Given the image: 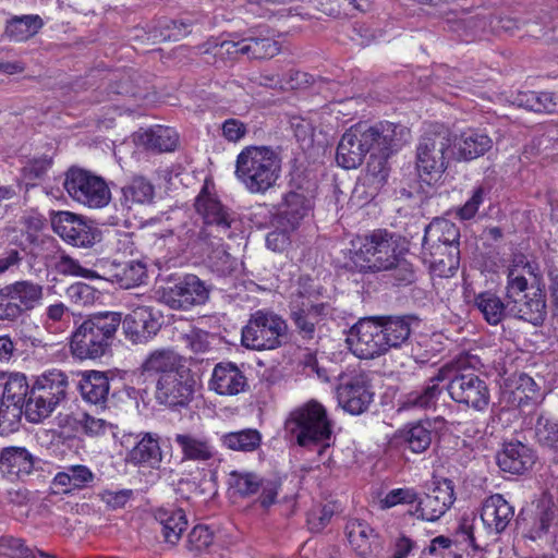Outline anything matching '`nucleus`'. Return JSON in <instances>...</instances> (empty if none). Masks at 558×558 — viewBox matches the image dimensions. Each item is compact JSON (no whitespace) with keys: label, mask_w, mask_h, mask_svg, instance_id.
<instances>
[{"label":"nucleus","mask_w":558,"mask_h":558,"mask_svg":"<svg viewBox=\"0 0 558 558\" xmlns=\"http://www.w3.org/2000/svg\"><path fill=\"white\" fill-rule=\"evenodd\" d=\"M409 140L410 130L402 124L385 121L369 125L360 122L342 135L336 159L340 167L354 169L363 162L367 153L384 149L388 154L392 149H401Z\"/></svg>","instance_id":"f257e3e1"},{"label":"nucleus","mask_w":558,"mask_h":558,"mask_svg":"<svg viewBox=\"0 0 558 558\" xmlns=\"http://www.w3.org/2000/svg\"><path fill=\"white\" fill-rule=\"evenodd\" d=\"M477 364L475 355H460L439 369L437 379L448 381L446 388L454 402L482 411L489 404L490 392L486 381L475 372Z\"/></svg>","instance_id":"f03ea898"},{"label":"nucleus","mask_w":558,"mask_h":558,"mask_svg":"<svg viewBox=\"0 0 558 558\" xmlns=\"http://www.w3.org/2000/svg\"><path fill=\"white\" fill-rule=\"evenodd\" d=\"M281 172V158L270 146H246L235 161V175L251 193H265Z\"/></svg>","instance_id":"7ed1b4c3"},{"label":"nucleus","mask_w":558,"mask_h":558,"mask_svg":"<svg viewBox=\"0 0 558 558\" xmlns=\"http://www.w3.org/2000/svg\"><path fill=\"white\" fill-rule=\"evenodd\" d=\"M120 324L121 314L117 312L98 313L85 319L72 333V354L80 360L104 356L110 350Z\"/></svg>","instance_id":"20e7f679"},{"label":"nucleus","mask_w":558,"mask_h":558,"mask_svg":"<svg viewBox=\"0 0 558 558\" xmlns=\"http://www.w3.org/2000/svg\"><path fill=\"white\" fill-rule=\"evenodd\" d=\"M451 159H457L454 136L444 125H430L416 145V168L425 181L437 180L447 170Z\"/></svg>","instance_id":"39448f33"},{"label":"nucleus","mask_w":558,"mask_h":558,"mask_svg":"<svg viewBox=\"0 0 558 558\" xmlns=\"http://www.w3.org/2000/svg\"><path fill=\"white\" fill-rule=\"evenodd\" d=\"M331 315V306L325 302H316L302 292L293 293L288 303V317L292 325V336L304 344H314L320 338L322 329Z\"/></svg>","instance_id":"423d86ee"},{"label":"nucleus","mask_w":558,"mask_h":558,"mask_svg":"<svg viewBox=\"0 0 558 558\" xmlns=\"http://www.w3.org/2000/svg\"><path fill=\"white\" fill-rule=\"evenodd\" d=\"M350 260L344 268L350 271H384L395 260L396 243L392 234L386 230H376L357 242H353Z\"/></svg>","instance_id":"0eeeda50"},{"label":"nucleus","mask_w":558,"mask_h":558,"mask_svg":"<svg viewBox=\"0 0 558 558\" xmlns=\"http://www.w3.org/2000/svg\"><path fill=\"white\" fill-rule=\"evenodd\" d=\"M286 426L295 435L296 442L301 447L310 449L318 447V454H322L329 447L331 424L325 408L316 401H310L294 411Z\"/></svg>","instance_id":"6e6552de"},{"label":"nucleus","mask_w":558,"mask_h":558,"mask_svg":"<svg viewBox=\"0 0 558 558\" xmlns=\"http://www.w3.org/2000/svg\"><path fill=\"white\" fill-rule=\"evenodd\" d=\"M289 335L288 323L279 314L258 310L242 329V343L252 350H272L287 342Z\"/></svg>","instance_id":"1a4fd4ad"},{"label":"nucleus","mask_w":558,"mask_h":558,"mask_svg":"<svg viewBox=\"0 0 558 558\" xmlns=\"http://www.w3.org/2000/svg\"><path fill=\"white\" fill-rule=\"evenodd\" d=\"M514 510L512 506L499 494L485 499L481 511V527H476L468 520H463L459 531L474 548H481L485 536L492 537L502 533L511 520Z\"/></svg>","instance_id":"9d476101"},{"label":"nucleus","mask_w":558,"mask_h":558,"mask_svg":"<svg viewBox=\"0 0 558 558\" xmlns=\"http://www.w3.org/2000/svg\"><path fill=\"white\" fill-rule=\"evenodd\" d=\"M527 290V279L519 268L508 269L507 298L510 300V317H514L534 326H539L546 318V301L543 291L537 288L532 293Z\"/></svg>","instance_id":"9b49d317"},{"label":"nucleus","mask_w":558,"mask_h":558,"mask_svg":"<svg viewBox=\"0 0 558 558\" xmlns=\"http://www.w3.org/2000/svg\"><path fill=\"white\" fill-rule=\"evenodd\" d=\"M194 207L204 225L198 234L202 241H223L232 236L236 214L225 206L216 195L210 194L206 186L195 198Z\"/></svg>","instance_id":"f8f14e48"},{"label":"nucleus","mask_w":558,"mask_h":558,"mask_svg":"<svg viewBox=\"0 0 558 558\" xmlns=\"http://www.w3.org/2000/svg\"><path fill=\"white\" fill-rule=\"evenodd\" d=\"M63 185L73 199L90 208H101L111 198L105 180L82 169H70Z\"/></svg>","instance_id":"ddd939ff"},{"label":"nucleus","mask_w":558,"mask_h":558,"mask_svg":"<svg viewBox=\"0 0 558 558\" xmlns=\"http://www.w3.org/2000/svg\"><path fill=\"white\" fill-rule=\"evenodd\" d=\"M195 378L186 366L173 374L156 379L155 399L157 403L170 409H181L189 405L195 392Z\"/></svg>","instance_id":"4468645a"},{"label":"nucleus","mask_w":558,"mask_h":558,"mask_svg":"<svg viewBox=\"0 0 558 558\" xmlns=\"http://www.w3.org/2000/svg\"><path fill=\"white\" fill-rule=\"evenodd\" d=\"M347 342L360 359H375L387 352L383 329L377 317L363 318L350 328Z\"/></svg>","instance_id":"2eb2a0df"},{"label":"nucleus","mask_w":558,"mask_h":558,"mask_svg":"<svg viewBox=\"0 0 558 558\" xmlns=\"http://www.w3.org/2000/svg\"><path fill=\"white\" fill-rule=\"evenodd\" d=\"M456 500L454 485L449 478L434 483V487L423 497L417 496L415 509L410 511L417 519L428 522L439 520Z\"/></svg>","instance_id":"dca6fc26"},{"label":"nucleus","mask_w":558,"mask_h":558,"mask_svg":"<svg viewBox=\"0 0 558 558\" xmlns=\"http://www.w3.org/2000/svg\"><path fill=\"white\" fill-rule=\"evenodd\" d=\"M50 223L52 230L73 246L89 247L95 244L99 236L96 228L70 211L51 213Z\"/></svg>","instance_id":"f3484780"},{"label":"nucleus","mask_w":558,"mask_h":558,"mask_svg":"<svg viewBox=\"0 0 558 558\" xmlns=\"http://www.w3.org/2000/svg\"><path fill=\"white\" fill-rule=\"evenodd\" d=\"M337 397L339 404L351 414L363 413L373 401V392L364 374H339Z\"/></svg>","instance_id":"a211bd4d"},{"label":"nucleus","mask_w":558,"mask_h":558,"mask_svg":"<svg viewBox=\"0 0 558 558\" xmlns=\"http://www.w3.org/2000/svg\"><path fill=\"white\" fill-rule=\"evenodd\" d=\"M209 295L204 282L195 275H187L163 292L162 299L173 310H187L204 304Z\"/></svg>","instance_id":"6ab92c4d"},{"label":"nucleus","mask_w":558,"mask_h":558,"mask_svg":"<svg viewBox=\"0 0 558 558\" xmlns=\"http://www.w3.org/2000/svg\"><path fill=\"white\" fill-rule=\"evenodd\" d=\"M173 441L180 449L182 461L208 463L218 457V448L211 437L203 433H177Z\"/></svg>","instance_id":"aec40b11"},{"label":"nucleus","mask_w":558,"mask_h":558,"mask_svg":"<svg viewBox=\"0 0 558 558\" xmlns=\"http://www.w3.org/2000/svg\"><path fill=\"white\" fill-rule=\"evenodd\" d=\"M460 244H423L422 258L430 271L438 277H450L460 264Z\"/></svg>","instance_id":"412c9836"},{"label":"nucleus","mask_w":558,"mask_h":558,"mask_svg":"<svg viewBox=\"0 0 558 558\" xmlns=\"http://www.w3.org/2000/svg\"><path fill=\"white\" fill-rule=\"evenodd\" d=\"M345 532L351 546L360 557L376 558L383 551V539L365 521H349Z\"/></svg>","instance_id":"4be33fe9"},{"label":"nucleus","mask_w":558,"mask_h":558,"mask_svg":"<svg viewBox=\"0 0 558 558\" xmlns=\"http://www.w3.org/2000/svg\"><path fill=\"white\" fill-rule=\"evenodd\" d=\"M210 388L221 396H235L247 387L243 372L233 363H218L209 381Z\"/></svg>","instance_id":"5701e85b"},{"label":"nucleus","mask_w":558,"mask_h":558,"mask_svg":"<svg viewBox=\"0 0 558 558\" xmlns=\"http://www.w3.org/2000/svg\"><path fill=\"white\" fill-rule=\"evenodd\" d=\"M534 451L521 441H511L504 445L497 454V463L504 472L522 474L535 463Z\"/></svg>","instance_id":"b1692460"},{"label":"nucleus","mask_w":558,"mask_h":558,"mask_svg":"<svg viewBox=\"0 0 558 558\" xmlns=\"http://www.w3.org/2000/svg\"><path fill=\"white\" fill-rule=\"evenodd\" d=\"M126 337L134 343L145 342L157 333L159 323L153 317L151 311L146 306H138L129 314L124 322Z\"/></svg>","instance_id":"393cba45"},{"label":"nucleus","mask_w":558,"mask_h":558,"mask_svg":"<svg viewBox=\"0 0 558 558\" xmlns=\"http://www.w3.org/2000/svg\"><path fill=\"white\" fill-rule=\"evenodd\" d=\"M311 209V201L302 193L291 191L286 194L275 221L288 230L295 231Z\"/></svg>","instance_id":"a878e982"},{"label":"nucleus","mask_w":558,"mask_h":558,"mask_svg":"<svg viewBox=\"0 0 558 558\" xmlns=\"http://www.w3.org/2000/svg\"><path fill=\"white\" fill-rule=\"evenodd\" d=\"M434 435L433 424L429 421H420L398 430L395 440L404 449L422 453L429 448Z\"/></svg>","instance_id":"bb28decb"},{"label":"nucleus","mask_w":558,"mask_h":558,"mask_svg":"<svg viewBox=\"0 0 558 558\" xmlns=\"http://www.w3.org/2000/svg\"><path fill=\"white\" fill-rule=\"evenodd\" d=\"M183 359L171 349H158L150 352L141 365L143 374L155 377V380L173 374L184 367Z\"/></svg>","instance_id":"cd10ccee"},{"label":"nucleus","mask_w":558,"mask_h":558,"mask_svg":"<svg viewBox=\"0 0 558 558\" xmlns=\"http://www.w3.org/2000/svg\"><path fill=\"white\" fill-rule=\"evenodd\" d=\"M38 462L25 447H5L0 452V469L19 478L29 476Z\"/></svg>","instance_id":"c85d7f7f"},{"label":"nucleus","mask_w":558,"mask_h":558,"mask_svg":"<svg viewBox=\"0 0 558 558\" xmlns=\"http://www.w3.org/2000/svg\"><path fill=\"white\" fill-rule=\"evenodd\" d=\"M493 146V140L480 130H466L454 137L457 160L471 161L483 156Z\"/></svg>","instance_id":"c756f323"},{"label":"nucleus","mask_w":558,"mask_h":558,"mask_svg":"<svg viewBox=\"0 0 558 558\" xmlns=\"http://www.w3.org/2000/svg\"><path fill=\"white\" fill-rule=\"evenodd\" d=\"M400 149H392L388 154L384 149H375L369 154L366 173L362 178V185L369 187L368 195L375 196L385 185L389 175L388 159Z\"/></svg>","instance_id":"7c9ffc66"},{"label":"nucleus","mask_w":558,"mask_h":558,"mask_svg":"<svg viewBox=\"0 0 558 558\" xmlns=\"http://www.w3.org/2000/svg\"><path fill=\"white\" fill-rule=\"evenodd\" d=\"M126 461L133 465L159 469L162 451L157 434L146 433L126 454Z\"/></svg>","instance_id":"2f4dec72"},{"label":"nucleus","mask_w":558,"mask_h":558,"mask_svg":"<svg viewBox=\"0 0 558 558\" xmlns=\"http://www.w3.org/2000/svg\"><path fill=\"white\" fill-rule=\"evenodd\" d=\"M155 519L161 525L163 541L175 546L187 529V519L183 509L159 508L155 511Z\"/></svg>","instance_id":"473e14b6"},{"label":"nucleus","mask_w":558,"mask_h":558,"mask_svg":"<svg viewBox=\"0 0 558 558\" xmlns=\"http://www.w3.org/2000/svg\"><path fill=\"white\" fill-rule=\"evenodd\" d=\"M7 295L15 302L20 310V316L26 311H32L41 301L44 287L31 280H20L4 287Z\"/></svg>","instance_id":"72a5a7b5"},{"label":"nucleus","mask_w":558,"mask_h":558,"mask_svg":"<svg viewBox=\"0 0 558 558\" xmlns=\"http://www.w3.org/2000/svg\"><path fill=\"white\" fill-rule=\"evenodd\" d=\"M377 318L380 322L387 351L391 348H400L408 341L412 331V322L415 320L412 316H383Z\"/></svg>","instance_id":"f704fd0d"},{"label":"nucleus","mask_w":558,"mask_h":558,"mask_svg":"<svg viewBox=\"0 0 558 558\" xmlns=\"http://www.w3.org/2000/svg\"><path fill=\"white\" fill-rule=\"evenodd\" d=\"M45 22L38 14L14 15L5 23L3 35L15 43H23L39 33Z\"/></svg>","instance_id":"c9c22d12"},{"label":"nucleus","mask_w":558,"mask_h":558,"mask_svg":"<svg viewBox=\"0 0 558 558\" xmlns=\"http://www.w3.org/2000/svg\"><path fill=\"white\" fill-rule=\"evenodd\" d=\"M77 388L86 402L97 405L104 404L107 401L110 383L105 373L90 371L82 375Z\"/></svg>","instance_id":"e433bc0d"},{"label":"nucleus","mask_w":558,"mask_h":558,"mask_svg":"<svg viewBox=\"0 0 558 558\" xmlns=\"http://www.w3.org/2000/svg\"><path fill=\"white\" fill-rule=\"evenodd\" d=\"M69 385L65 373L52 369L37 377L32 387L59 405L66 398Z\"/></svg>","instance_id":"4c0bfd02"},{"label":"nucleus","mask_w":558,"mask_h":558,"mask_svg":"<svg viewBox=\"0 0 558 558\" xmlns=\"http://www.w3.org/2000/svg\"><path fill=\"white\" fill-rule=\"evenodd\" d=\"M95 480V474L83 464L70 465L64 471L56 474L52 481L53 487L64 494L88 487Z\"/></svg>","instance_id":"58836bf2"},{"label":"nucleus","mask_w":558,"mask_h":558,"mask_svg":"<svg viewBox=\"0 0 558 558\" xmlns=\"http://www.w3.org/2000/svg\"><path fill=\"white\" fill-rule=\"evenodd\" d=\"M121 193L122 196L119 199V204L123 211L129 213L134 205L151 203L155 189L144 177H135L129 184L122 187Z\"/></svg>","instance_id":"ea45409f"},{"label":"nucleus","mask_w":558,"mask_h":558,"mask_svg":"<svg viewBox=\"0 0 558 558\" xmlns=\"http://www.w3.org/2000/svg\"><path fill=\"white\" fill-rule=\"evenodd\" d=\"M506 299L507 302L504 303L495 293L486 291L475 296L474 305L489 325L496 326L510 316L509 307L511 304L507 296Z\"/></svg>","instance_id":"a19ab883"},{"label":"nucleus","mask_w":558,"mask_h":558,"mask_svg":"<svg viewBox=\"0 0 558 558\" xmlns=\"http://www.w3.org/2000/svg\"><path fill=\"white\" fill-rule=\"evenodd\" d=\"M138 141L147 148L158 153L175 149L179 135L169 126L156 125L138 134Z\"/></svg>","instance_id":"79ce46f5"},{"label":"nucleus","mask_w":558,"mask_h":558,"mask_svg":"<svg viewBox=\"0 0 558 558\" xmlns=\"http://www.w3.org/2000/svg\"><path fill=\"white\" fill-rule=\"evenodd\" d=\"M423 244H460V230L447 219H434L425 227Z\"/></svg>","instance_id":"37998d69"},{"label":"nucleus","mask_w":558,"mask_h":558,"mask_svg":"<svg viewBox=\"0 0 558 558\" xmlns=\"http://www.w3.org/2000/svg\"><path fill=\"white\" fill-rule=\"evenodd\" d=\"M57 407L56 401L45 398L43 393L32 387L23 404V410L28 422L38 424L49 417Z\"/></svg>","instance_id":"c03bdc74"},{"label":"nucleus","mask_w":558,"mask_h":558,"mask_svg":"<svg viewBox=\"0 0 558 558\" xmlns=\"http://www.w3.org/2000/svg\"><path fill=\"white\" fill-rule=\"evenodd\" d=\"M146 278V266L138 260H130L116 265L112 280L121 288L130 289L143 283Z\"/></svg>","instance_id":"a18cd8bd"},{"label":"nucleus","mask_w":558,"mask_h":558,"mask_svg":"<svg viewBox=\"0 0 558 558\" xmlns=\"http://www.w3.org/2000/svg\"><path fill=\"white\" fill-rule=\"evenodd\" d=\"M220 440L230 450L251 452L258 448L262 436L257 429L246 428L223 434Z\"/></svg>","instance_id":"49530a36"},{"label":"nucleus","mask_w":558,"mask_h":558,"mask_svg":"<svg viewBox=\"0 0 558 558\" xmlns=\"http://www.w3.org/2000/svg\"><path fill=\"white\" fill-rule=\"evenodd\" d=\"M520 107L534 112L553 113L558 111V96L554 93L526 92L517 97Z\"/></svg>","instance_id":"de8ad7c7"},{"label":"nucleus","mask_w":558,"mask_h":558,"mask_svg":"<svg viewBox=\"0 0 558 558\" xmlns=\"http://www.w3.org/2000/svg\"><path fill=\"white\" fill-rule=\"evenodd\" d=\"M60 426L69 425L72 430L82 429L88 436H99L106 432L109 424L102 420L94 417L87 413H82L78 416L65 415L60 420Z\"/></svg>","instance_id":"09e8293b"},{"label":"nucleus","mask_w":558,"mask_h":558,"mask_svg":"<svg viewBox=\"0 0 558 558\" xmlns=\"http://www.w3.org/2000/svg\"><path fill=\"white\" fill-rule=\"evenodd\" d=\"M437 375L433 377L429 384L420 391H413L407 395L403 402L405 409H429L436 404L441 392L438 386Z\"/></svg>","instance_id":"8fccbe9b"},{"label":"nucleus","mask_w":558,"mask_h":558,"mask_svg":"<svg viewBox=\"0 0 558 558\" xmlns=\"http://www.w3.org/2000/svg\"><path fill=\"white\" fill-rule=\"evenodd\" d=\"M534 432L535 439L539 446L558 456V422L539 415L536 420Z\"/></svg>","instance_id":"3c124183"},{"label":"nucleus","mask_w":558,"mask_h":558,"mask_svg":"<svg viewBox=\"0 0 558 558\" xmlns=\"http://www.w3.org/2000/svg\"><path fill=\"white\" fill-rule=\"evenodd\" d=\"M250 59L272 58L279 52L277 41L269 37H245V45L241 48Z\"/></svg>","instance_id":"603ef678"},{"label":"nucleus","mask_w":558,"mask_h":558,"mask_svg":"<svg viewBox=\"0 0 558 558\" xmlns=\"http://www.w3.org/2000/svg\"><path fill=\"white\" fill-rule=\"evenodd\" d=\"M29 390L25 375L20 373L10 374L3 386L1 401L17 403V405L23 407Z\"/></svg>","instance_id":"864d4df0"},{"label":"nucleus","mask_w":558,"mask_h":558,"mask_svg":"<svg viewBox=\"0 0 558 558\" xmlns=\"http://www.w3.org/2000/svg\"><path fill=\"white\" fill-rule=\"evenodd\" d=\"M229 485L234 494L241 497H248L260 489L263 480L255 473L233 471L229 476Z\"/></svg>","instance_id":"5fc2aeb1"},{"label":"nucleus","mask_w":558,"mask_h":558,"mask_svg":"<svg viewBox=\"0 0 558 558\" xmlns=\"http://www.w3.org/2000/svg\"><path fill=\"white\" fill-rule=\"evenodd\" d=\"M24 414L22 405L1 401L0 403V435L7 436L19 430Z\"/></svg>","instance_id":"6e6d98bb"},{"label":"nucleus","mask_w":558,"mask_h":558,"mask_svg":"<svg viewBox=\"0 0 558 558\" xmlns=\"http://www.w3.org/2000/svg\"><path fill=\"white\" fill-rule=\"evenodd\" d=\"M0 555L8 558H38L37 550L29 548L24 539L11 535L0 537Z\"/></svg>","instance_id":"4d7b16f0"},{"label":"nucleus","mask_w":558,"mask_h":558,"mask_svg":"<svg viewBox=\"0 0 558 558\" xmlns=\"http://www.w3.org/2000/svg\"><path fill=\"white\" fill-rule=\"evenodd\" d=\"M391 266L387 269L391 271V278L397 284H411L415 281V270L412 263L404 257H400L395 253V260H391Z\"/></svg>","instance_id":"13d9d810"},{"label":"nucleus","mask_w":558,"mask_h":558,"mask_svg":"<svg viewBox=\"0 0 558 558\" xmlns=\"http://www.w3.org/2000/svg\"><path fill=\"white\" fill-rule=\"evenodd\" d=\"M214 539V534L208 526L198 524L187 535L186 547L190 551L201 553L208 548Z\"/></svg>","instance_id":"bf43d9fd"},{"label":"nucleus","mask_w":558,"mask_h":558,"mask_svg":"<svg viewBox=\"0 0 558 558\" xmlns=\"http://www.w3.org/2000/svg\"><path fill=\"white\" fill-rule=\"evenodd\" d=\"M54 269L61 275L80 276L83 278H96L94 270L82 267L77 260L66 254H61L54 263Z\"/></svg>","instance_id":"052dcab7"},{"label":"nucleus","mask_w":558,"mask_h":558,"mask_svg":"<svg viewBox=\"0 0 558 558\" xmlns=\"http://www.w3.org/2000/svg\"><path fill=\"white\" fill-rule=\"evenodd\" d=\"M335 514V506L331 504L314 507L307 514V524L311 531H322Z\"/></svg>","instance_id":"680f3d73"},{"label":"nucleus","mask_w":558,"mask_h":558,"mask_svg":"<svg viewBox=\"0 0 558 558\" xmlns=\"http://www.w3.org/2000/svg\"><path fill=\"white\" fill-rule=\"evenodd\" d=\"M537 534L541 536L543 533L549 532L550 526L556 520L557 509L549 498H542L537 506Z\"/></svg>","instance_id":"e2e57ef3"},{"label":"nucleus","mask_w":558,"mask_h":558,"mask_svg":"<svg viewBox=\"0 0 558 558\" xmlns=\"http://www.w3.org/2000/svg\"><path fill=\"white\" fill-rule=\"evenodd\" d=\"M489 189L484 185H480L474 189L472 196L460 207L457 215L462 220H469L475 217L480 206L483 204L485 197L488 195Z\"/></svg>","instance_id":"0e129e2a"},{"label":"nucleus","mask_w":558,"mask_h":558,"mask_svg":"<svg viewBox=\"0 0 558 558\" xmlns=\"http://www.w3.org/2000/svg\"><path fill=\"white\" fill-rule=\"evenodd\" d=\"M204 242L211 246V251L208 253V258L211 264L220 271L229 270L232 266V258L223 247V241L210 239Z\"/></svg>","instance_id":"69168bd1"},{"label":"nucleus","mask_w":558,"mask_h":558,"mask_svg":"<svg viewBox=\"0 0 558 558\" xmlns=\"http://www.w3.org/2000/svg\"><path fill=\"white\" fill-rule=\"evenodd\" d=\"M275 230L266 236V245L274 252H282L290 245V235L293 230H288L275 221Z\"/></svg>","instance_id":"338daca9"},{"label":"nucleus","mask_w":558,"mask_h":558,"mask_svg":"<svg viewBox=\"0 0 558 558\" xmlns=\"http://www.w3.org/2000/svg\"><path fill=\"white\" fill-rule=\"evenodd\" d=\"M69 298L77 305H88L96 299V290L83 282L70 286L66 290Z\"/></svg>","instance_id":"774afa93"}]
</instances>
